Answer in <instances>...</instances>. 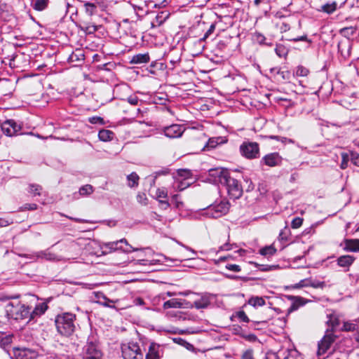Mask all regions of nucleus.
<instances>
[{"label":"nucleus","instance_id":"obj_1","mask_svg":"<svg viewBox=\"0 0 359 359\" xmlns=\"http://www.w3.org/2000/svg\"><path fill=\"white\" fill-rule=\"evenodd\" d=\"M76 315L65 312L57 314L55 318V324L57 332L64 337L71 336L76 330Z\"/></svg>","mask_w":359,"mask_h":359},{"label":"nucleus","instance_id":"obj_2","mask_svg":"<svg viewBox=\"0 0 359 359\" xmlns=\"http://www.w3.org/2000/svg\"><path fill=\"white\" fill-rule=\"evenodd\" d=\"M102 253L104 255L112 253L114 252H120L125 254H129L132 252L143 250L144 248H134L129 244L126 238L104 243L101 245Z\"/></svg>","mask_w":359,"mask_h":359},{"label":"nucleus","instance_id":"obj_3","mask_svg":"<svg viewBox=\"0 0 359 359\" xmlns=\"http://www.w3.org/2000/svg\"><path fill=\"white\" fill-rule=\"evenodd\" d=\"M6 312L8 318L17 320L28 318L30 320L31 307L20 302H8L6 306Z\"/></svg>","mask_w":359,"mask_h":359},{"label":"nucleus","instance_id":"obj_4","mask_svg":"<svg viewBox=\"0 0 359 359\" xmlns=\"http://www.w3.org/2000/svg\"><path fill=\"white\" fill-rule=\"evenodd\" d=\"M122 356L124 359H143L142 352L137 342L130 341L121 346Z\"/></svg>","mask_w":359,"mask_h":359},{"label":"nucleus","instance_id":"obj_5","mask_svg":"<svg viewBox=\"0 0 359 359\" xmlns=\"http://www.w3.org/2000/svg\"><path fill=\"white\" fill-rule=\"evenodd\" d=\"M240 151L248 159L257 158L259 157V145L255 142H243L240 146Z\"/></svg>","mask_w":359,"mask_h":359},{"label":"nucleus","instance_id":"obj_6","mask_svg":"<svg viewBox=\"0 0 359 359\" xmlns=\"http://www.w3.org/2000/svg\"><path fill=\"white\" fill-rule=\"evenodd\" d=\"M223 186L226 187L227 193L231 198L238 199L241 197L243 194V188L239 182L231 177L230 175L227 177L226 182L223 184Z\"/></svg>","mask_w":359,"mask_h":359},{"label":"nucleus","instance_id":"obj_7","mask_svg":"<svg viewBox=\"0 0 359 359\" xmlns=\"http://www.w3.org/2000/svg\"><path fill=\"white\" fill-rule=\"evenodd\" d=\"M336 336L332 330H327L323 339L318 342L317 355L320 356L325 354L335 341Z\"/></svg>","mask_w":359,"mask_h":359},{"label":"nucleus","instance_id":"obj_8","mask_svg":"<svg viewBox=\"0 0 359 359\" xmlns=\"http://www.w3.org/2000/svg\"><path fill=\"white\" fill-rule=\"evenodd\" d=\"M208 175L209 180L214 184H219L223 185V184L226 182L227 177L229 175V172L226 169L217 168L210 169L209 170Z\"/></svg>","mask_w":359,"mask_h":359},{"label":"nucleus","instance_id":"obj_9","mask_svg":"<svg viewBox=\"0 0 359 359\" xmlns=\"http://www.w3.org/2000/svg\"><path fill=\"white\" fill-rule=\"evenodd\" d=\"M2 132L7 136L12 137L20 134L22 127L15 121L9 119L1 125Z\"/></svg>","mask_w":359,"mask_h":359},{"label":"nucleus","instance_id":"obj_10","mask_svg":"<svg viewBox=\"0 0 359 359\" xmlns=\"http://www.w3.org/2000/svg\"><path fill=\"white\" fill-rule=\"evenodd\" d=\"M229 206L228 201H222L219 203L212 205L208 209V214L214 218L220 217L229 212Z\"/></svg>","mask_w":359,"mask_h":359},{"label":"nucleus","instance_id":"obj_11","mask_svg":"<svg viewBox=\"0 0 359 359\" xmlns=\"http://www.w3.org/2000/svg\"><path fill=\"white\" fill-rule=\"evenodd\" d=\"M283 161V158L278 152H272L264 156L260 163L268 167H277L282 165Z\"/></svg>","mask_w":359,"mask_h":359},{"label":"nucleus","instance_id":"obj_12","mask_svg":"<svg viewBox=\"0 0 359 359\" xmlns=\"http://www.w3.org/2000/svg\"><path fill=\"white\" fill-rule=\"evenodd\" d=\"M13 353L16 359H36L39 356L35 350L25 347L15 348Z\"/></svg>","mask_w":359,"mask_h":359},{"label":"nucleus","instance_id":"obj_13","mask_svg":"<svg viewBox=\"0 0 359 359\" xmlns=\"http://www.w3.org/2000/svg\"><path fill=\"white\" fill-rule=\"evenodd\" d=\"M102 353L97 346L93 343H88L84 347L83 359H101Z\"/></svg>","mask_w":359,"mask_h":359},{"label":"nucleus","instance_id":"obj_14","mask_svg":"<svg viewBox=\"0 0 359 359\" xmlns=\"http://www.w3.org/2000/svg\"><path fill=\"white\" fill-rule=\"evenodd\" d=\"M184 131L182 126L178 124H172L165 127L163 133L165 135L169 138H177L182 136Z\"/></svg>","mask_w":359,"mask_h":359},{"label":"nucleus","instance_id":"obj_15","mask_svg":"<svg viewBox=\"0 0 359 359\" xmlns=\"http://www.w3.org/2000/svg\"><path fill=\"white\" fill-rule=\"evenodd\" d=\"M192 306H189V302L184 299H171L163 303V307L165 309L170 308H189Z\"/></svg>","mask_w":359,"mask_h":359},{"label":"nucleus","instance_id":"obj_16","mask_svg":"<svg viewBox=\"0 0 359 359\" xmlns=\"http://www.w3.org/2000/svg\"><path fill=\"white\" fill-rule=\"evenodd\" d=\"M355 259V258L351 255H341L337 259V264L343 268L344 271H348Z\"/></svg>","mask_w":359,"mask_h":359},{"label":"nucleus","instance_id":"obj_17","mask_svg":"<svg viewBox=\"0 0 359 359\" xmlns=\"http://www.w3.org/2000/svg\"><path fill=\"white\" fill-rule=\"evenodd\" d=\"M168 197V191L165 188L158 189L156 191V198L158 201L162 209H167L170 207V203L167 200H163Z\"/></svg>","mask_w":359,"mask_h":359},{"label":"nucleus","instance_id":"obj_18","mask_svg":"<svg viewBox=\"0 0 359 359\" xmlns=\"http://www.w3.org/2000/svg\"><path fill=\"white\" fill-rule=\"evenodd\" d=\"M344 246L343 250L346 252H359V240L358 239H345L344 241Z\"/></svg>","mask_w":359,"mask_h":359},{"label":"nucleus","instance_id":"obj_19","mask_svg":"<svg viewBox=\"0 0 359 359\" xmlns=\"http://www.w3.org/2000/svg\"><path fill=\"white\" fill-rule=\"evenodd\" d=\"M226 142L227 139L225 137L219 136L210 138L204 147V149L209 150L211 149H215L217 145L224 144Z\"/></svg>","mask_w":359,"mask_h":359},{"label":"nucleus","instance_id":"obj_20","mask_svg":"<svg viewBox=\"0 0 359 359\" xmlns=\"http://www.w3.org/2000/svg\"><path fill=\"white\" fill-rule=\"evenodd\" d=\"M159 348L160 345L151 342L149 346L148 353L145 355L146 359H159Z\"/></svg>","mask_w":359,"mask_h":359},{"label":"nucleus","instance_id":"obj_21","mask_svg":"<svg viewBox=\"0 0 359 359\" xmlns=\"http://www.w3.org/2000/svg\"><path fill=\"white\" fill-rule=\"evenodd\" d=\"M95 297L96 299V302L98 304L106 307L114 308V306L109 304V303H114L115 302L108 299L104 293L101 292H95Z\"/></svg>","mask_w":359,"mask_h":359},{"label":"nucleus","instance_id":"obj_22","mask_svg":"<svg viewBox=\"0 0 359 359\" xmlns=\"http://www.w3.org/2000/svg\"><path fill=\"white\" fill-rule=\"evenodd\" d=\"M32 257L33 259H44L49 261L56 259L55 255L48 250L36 252L32 255Z\"/></svg>","mask_w":359,"mask_h":359},{"label":"nucleus","instance_id":"obj_23","mask_svg":"<svg viewBox=\"0 0 359 359\" xmlns=\"http://www.w3.org/2000/svg\"><path fill=\"white\" fill-rule=\"evenodd\" d=\"M290 299H292L294 302L290 306V307L287 309V313H290L296 310H297L300 306H304L306 301L300 297H294L290 296L289 297Z\"/></svg>","mask_w":359,"mask_h":359},{"label":"nucleus","instance_id":"obj_24","mask_svg":"<svg viewBox=\"0 0 359 359\" xmlns=\"http://www.w3.org/2000/svg\"><path fill=\"white\" fill-rule=\"evenodd\" d=\"M150 57L149 53H139L133 55L130 60V63L140 65L149 62Z\"/></svg>","mask_w":359,"mask_h":359},{"label":"nucleus","instance_id":"obj_25","mask_svg":"<svg viewBox=\"0 0 359 359\" xmlns=\"http://www.w3.org/2000/svg\"><path fill=\"white\" fill-rule=\"evenodd\" d=\"M337 9V3L336 1H332L331 3H326L325 4L321 6L320 8L318 11L319 12H323L326 14L330 15L334 13Z\"/></svg>","mask_w":359,"mask_h":359},{"label":"nucleus","instance_id":"obj_26","mask_svg":"<svg viewBox=\"0 0 359 359\" xmlns=\"http://www.w3.org/2000/svg\"><path fill=\"white\" fill-rule=\"evenodd\" d=\"M210 304V300L207 297L201 296L200 299H196L193 304L189 303V306H192L191 308L194 306L197 309H205Z\"/></svg>","mask_w":359,"mask_h":359},{"label":"nucleus","instance_id":"obj_27","mask_svg":"<svg viewBox=\"0 0 359 359\" xmlns=\"http://www.w3.org/2000/svg\"><path fill=\"white\" fill-rule=\"evenodd\" d=\"M85 59L83 50L76 49L69 56L68 61L71 63L83 62Z\"/></svg>","mask_w":359,"mask_h":359},{"label":"nucleus","instance_id":"obj_28","mask_svg":"<svg viewBox=\"0 0 359 359\" xmlns=\"http://www.w3.org/2000/svg\"><path fill=\"white\" fill-rule=\"evenodd\" d=\"M50 0H32V6L37 11H42L46 9L48 6Z\"/></svg>","mask_w":359,"mask_h":359},{"label":"nucleus","instance_id":"obj_29","mask_svg":"<svg viewBox=\"0 0 359 359\" xmlns=\"http://www.w3.org/2000/svg\"><path fill=\"white\" fill-rule=\"evenodd\" d=\"M248 304L255 308H257L264 306L266 304V302L262 297L252 296L248 299Z\"/></svg>","mask_w":359,"mask_h":359},{"label":"nucleus","instance_id":"obj_30","mask_svg":"<svg viewBox=\"0 0 359 359\" xmlns=\"http://www.w3.org/2000/svg\"><path fill=\"white\" fill-rule=\"evenodd\" d=\"M114 133L109 130H100L98 133V137L102 142L110 141L114 138Z\"/></svg>","mask_w":359,"mask_h":359},{"label":"nucleus","instance_id":"obj_31","mask_svg":"<svg viewBox=\"0 0 359 359\" xmlns=\"http://www.w3.org/2000/svg\"><path fill=\"white\" fill-rule=\"evenodd\" d=\"M177 175L180 180H184L186 181L194 182L192 177V173L190 170L188 169H180L177 170Z\"/></svg>","mask_w":359,"mask_h":359},{"label":"nucleus","instance_id":"obj_32","mask_svg":"<svg viewBox=\"0 0 359 359\" xmlns=\"http://www.w3.org/2000/svg\"><path fill=\"white\" fill-rule=\"evenodd\" d=\"M47 306L43 304L37 305L34 309H31L30 320H32L35 316H41L45 313Z\"/></svg>","mask_w":359,"mask_h":359},{"label":"nucleus","instance_id":"obj_33","mask_svg":"<svg viewBox=\"0 0 359 359\" xmlns=\"http://www.w3.org/2000/svg\"><path fill=\"white\" fill-rule=\"evenodd\" d=\"M139 179V176L136 172H132L127 176L128 185L130 187H137Z\"/></svg>","mask_w":359,"mask_h":359},{"label":"nucleus","instance_id":"obj_34","mask_svg":"<svg viewBox=\"0 0 359 359\" xmlns=\"http://www.w3.org/2000/svg\"><path fill=\"white\" fill-rule=\"evenodd\" d=\"M276 252V249L273 245L266 246L259 250V253L265 257H271Z\"/></svg>","mask_w":359,"mask_h":359},{"label":"nucleus","instance_id":"obj_35","mask_svg":"<svg viewBox=\"0 0 359 359\" xmlns=\"http://www.w3.org/2000/svg\"><path fill=\"white\" fill-rule=\"evenodd\" d=\"M94 191V188L90 184H86L82 186L79 191L81 196H86L90 195Z\"/></svg>","mask_w":359,"mask_h":359},{"label":"nucleus","instance_id":"obj_36","mask_svg":"<svg viewBox=\"0 0 359 359\" xmlns=\"http://www.w3.org/2000/svg\"><path fill=\"white\" fill-rule=\"evenodd\" d=\"M42 191V187L39 184H31L29 186V193L32 196H40Z\"/></svg>","mask_w":359,"mask_h":359},{"label":"nucleus","instance_id":"obj_37","mask_svg":"<svg viewBox=\"0 0 359 359\" xmlns=\"http://www.w3.org/2000/svg\"><path fill=\"white\" fill-rule=\"evenodd\" d=\"M275 52L279 57H285L288 53L287 48L283 44H277Z\"/></svg>","mask_w":359,"mask_h":359},{"label":"nucleus","instance_id":"obj_38","mask_svg":"<svg viewBox=\"0 0 359 359\" xmlns=\"http://www.w3.org/2000/svg\"><path fill=\"white\" fill-rule=\"evenodd\" d=\"M81 28L82 30L88 34H93L97 30V28L95 25L85 22L82 23Z\"/></svg>","mask_w":359,"mask_h":359},{"label":"nucleus","instance_id":"obj_39","mask_svg":"<svg viewBox=\"0 0 359 359\" xmlns=\"http://www.w3.org/2000/svg\"><path fill=\"white\" fill-rule=\"evenodd\" d=\"M193 182L191 181H186L184 180H177V182H176L175 188L179 191H183L188 187H189Z\"/></svg>","mask_w":359,"mask_h":359},{"label":"nucleus","instance_id":"obj_40","mask_svg":"<svg viewBox=\"0 0 359 359\" xmlns=\"http://www.w3.org/2000/svg\"><path fill=\"white\" fill-rule=\"evenodd\" d=\"M341 162L340 164V168L345 170L348 167L349 161H351L350 154L349 153L343 152L341 154Z\"/></svg>","mask_w":359,"mask_h":359},{"label":"nucleus","instance_id":"obj_41","mask_svg":"<svg viewBox=\"0 0 359 359\" xmlns=\"http://www.w3.org/2000/svg\"><path fill=\"white\" fill-rule=\"evenodd\" d=\"M127 102L133 106H140L143 103L142 100L139 99L136 95H131L126 99Z\"/></svg>","mask_w":359,"mask_h":359},{"label":"nucleus","instance_id":"obj_42","mask_svg":"<svg viewBox=\"0 0 359 359\" xmlns=\"http://www.w3.org/2000/svg\"><path fill=\"white\" fill-rule=\"evenodd\" d=\"M84 7L86 13L90 16L93 15L97 10V6L93 3L86 2L84 4Z\"/></svg>","mask_w":359,"mask_h":359},{"label":"nucleus","instance_id":"obj_43","mask_svg":"<svg viewBox=\"0 0 359 359\" xmlns=\"http://www.w3.org/2000/svg\"><path fill=\"white\" fill-rule=\"evenodd\" d=\"M329 325L332 327V330L337 329L340 324V320L334 315H331L330 319L327 321Z\"/></svg>","mask_w":359,"mask_h":359},{"label":"nucleus","instance_id":"obj_44","mask_svg":"<svg viewBox=\"0 0 359 359\" xmlns=\"http://www.w3.org/2000/svg\"><path fill=\"white\" fill-rule=\"evenodd\" d=\"M270 138L272 140H276L280 141L283 144H294V141L293 140L285 137L271 135V136H270Z\"/></svg>","mask_w":359,"mask_h":359},{"label":"nucleus","instance_id":"obj_45","mask_svg":"<svg viewBox=\"0 0 359 359\" xmlns=\"http://www.w3.org/2000/svg\"><path fill=\"white\" fill-rule=\"evenodd\" d=\"M349 154H350L351 162L354 165L359 167V154L355 151H351L349 152Z\"/></svg>","mask_w":359,"mask_h":359},{"label":"nucleus","instance_id":"obj_46","mask_svg":"<svg viewBox=\"0 0 359 359\" xmlns=\"http://www.w3.org/2000/svg\"><path fill=\"white\" fill-rule=\"evenodd\" d=\"M266 321L262 320V321H250V327L255 330H259L262 328L261 327V325H266Z\"/></svg>","mask_w":359,"mask_h":359},{"label":"nucleus","instance_id":"obj_47","mask_svg":"<svg viewBox=\"0 0 359 359\" xmlns=\"http://www.w3.org/2000/svg\"><path fill=\"white\" fill-rule=\"evenodd\" d=\"M309 71L303 66H298L296 69V75L297 76H306L309 74Z\"/></svg>","mask_w":359,"mask_h":359},{"label":"nucleus","instance_id":"obj_48","mask_svg":"<svg viewBox=\"0 0 359 359\" xmlns=\"http://www.w3.org/2000/svg\"><path fill=\"white\" fill-rule=\"evenodd\" d=\"M256 40L257 41L261 44V45H266V46H272V43L271 42H266V37L262 34H257L256 35Z\"/></svg>","mask_w":359,"mask_h":359},{"label":"nucleus","instance_id":"obj_49","mask_svg":"<svg viewBox=\"0 0 359 359\" xmlns=\"http://www.w3.org/2000/svg\"><path fill=\"white\" fill-rule=\"evenodd\" d=\"M236 316L241 322H245V323H250V322L249 318L248 317V316L246 315V313L243 311H239L236 312Z\"/></svg>","mask_w":359,"mask_h":359},{"label":"nucleus","instance_id":"obj_50","mask_svg":"<svg viewBox=\"0 0 359 359\" xmlns=\"http://www.w3.org/2000/svg\"><path fill=\"white\" fill-rule=\"evenodd\" d=\"M89 123L92 124H100L104 125V119L100 116H92L88 118Z\"/></svg>","mask_w":359,"mask_h":359},{"label":"nucleus","instance_id":"obj_51","mask_svg":"<svg viewBox=\"0 0 359 359\" xmlns=\"http://www.w3.org/2000/svg\"><path fill=\"white\" fill-rule=\"evenodd\" d=\"M303 223V219L299 217H294L291 223V226L293 229L299 228Z\"/></svg>","mask_w":359,"mask_h":359},{"label":"nucleus","instance_id":"obj_52","mask_svg":"<svg viewBox=\"0 0 359 359\" xmlns=\"http://www.w3.org/2000/svg\"><path fill=\"white\" fill-rule=\"evenodd\" d=\"M215 24L212 23L209 29L206 31L203 38L201 39V41H205L208 39L215 31Z\"/></svg>","mask_w":359,"mask_h":359},{"label":"nucleus","instance_id":"obj_53","mask_svg":"<svg viewBox=\"0 0 359 359\" xmlns=\"http://www.w3.org/2000/svg\"><path fill=\"white\" fill-rule=\"evenodd\" d=\"M308 285L314 288H323L325 285V283L323 281L313 280L310 281L309 283H308Z\"/></svg>","mask_w":359,"mask_h":359},{"label":"nucleus","instance_id":"obj_54","mask_svg":"<svg viewBox=\"0 0 359 359\" xmlns=\"http://www.w3.org/2000/svg\"><path fill=\"white\" fill-rule=\"evenodd\" d=\"M12 342V337L11 336H6L2 338L0 341V344L2 347L6 348L10 345Z\"/></svg>","mask_w":359,"mask_h":359},{"label":"nucleus","instance_id":"obj_55","mask_svg":"<svg viewBox=\"0 0 359 359\" xmlns=\"http://www.w3.org/2000/svg\"><path fill=\"white\" fill-rule=\"evenodd\" d=\"M241 359H255L253 351L252 349H248L244 351L242 354Z\"/></svg>","mask_w":359,"mask_h":359},{"label":"nucleus","instance_id":"obj_56","mask_svg":"<svg viewBox=\"0 0 359 359\" xmlns=\"http://www.w3.org/2000/svg\"><path fill=\"white\" fill-rule=\"evenodd\" d=\"M226 269L229 270V271H234V272H239L241 269V266L239 265H237V264H227L226 266H225Z\"/></svg>","mask_w":359,"mask_h":359},{"label":"nucleus","instance_id":"obj_57","mask_svg":"<svg viewBox=\"0 0 359 359\" xmlns=\"http://www.w3.org/2000/svg\"><path fill=\"white\" fill-rule=\"evenodd\" d=\"M290 231V230L285 227V229L282 230L279 234V237L282 240H287V233Z\"/></svg>","mask_w":359,"mask_h":359},{"label":"nucleus","instance_id":"obj_58","mask_svg":"<svg viewBox=\"0 0 359 359\" xmlns=\"http://www.w3.org/2000/svg\"><path fill=\"white\" fill-rule=\"evenodd\" d=\"M355 325L352 323H344L343 330L346 331H351L354 329Z\"/></svg>","mask_w":359,"mask_h":359},{"label":"nucleus","instance_id":"obj_59","mask_svg":"<svg viewBox=\"0 0 359 359\" xmlns=\"http://www.w3.org/2000/svg\"><path fill=\"white\" fill-rule=\"evenodd\" d=\"M137 201L140 203L146 204V202H144V201H147V198H146V196L144 194H139L137 195Z\"/></svg>","mask_w":359,"mask_h":359},{"label":"nucleus","instance_id":"obj_60","mask_svg":"<svg viewBox=\"0 0 359 359\" xmlns=\"http://www.w3.org/2000/svg\"><path fill=\"white\" fill-rule=\"evenodd\" d=\"M37 208V205L35 203H29V204H25V209L29 210H34Z\"/></svg>","mask_w":359,"mask_h":359},{"label":"nucleus","instance_id":"obj_61","mask_svg":"<svg viewBox=\"0 0 359 359\" xmlns=\"http://www.w3.org/2000/svg\"><path fill=\"white\" fill-rule=\"evenodd\" d=\"M305 282H306L305 280H302L299 283L295 284L293 286V287L294 288H299V287H304V286H309L308 283H305Z\"/></svg>","mask_w":359,"mask_h":359},{"label":"nucleus","instance_id":"obj_62","mask_svg":"<svg viewBox=\"0 0 359 359\" xmlns=\"http://www.w3.org/2000/svg\"><path fill=\"white\" fill-rule=\"evenodd\" d=\"M280 29L282 32H285L290 29V26L288 24H287L285 22H283Z\"/></svg>","mask_w":359,"mask_h":359},{"label":"nucleus","instance_id":"obj_63","mask_svg":"<svg viewBox=\"0 0 359 359\" xmlns=\"http://www.w3.org/2000/svg\"><path fill=\"white\" fill-rule=\"evenodd\" d=\"M265 359H277V355L276 353L272 352H268L266 354Z\"/></svg>","mask_w":359,"mask_h":359},{"label":"nucleus","instance_id":"obj_64","mask_svg":"<svg viewBox=\"0 0 359 359\" xmlns=\"http://www.w3.org/2000/svg\"><path fill=\"white\" fill-rule=\"evenodd\" d=\"M246 339L249 340V341H255L257 340V337L255 334H250L247 336H245L244 337Z\"/></svg>","mask_w":359,"mask_h":359}]
</instances>
